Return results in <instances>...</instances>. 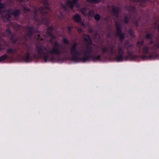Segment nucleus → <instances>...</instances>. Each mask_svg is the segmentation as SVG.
Returning a JSON list of instances; mask_svg holds the SVG:
<instances>
[{"mask_svg": "<svg viewBox=\"0 0 159 159\" xmlns=\"http://www.w3.org/2000/svg\"><path fill=\"white\" fill-rule=\"evenodd\" d=\"M60 45L58 43L55 42L52 50H47V53H44V52L46 50V47L44 46L39 47L38 49V56L37 57L41 58L43 57L46 62L50 61H53L55 58L53 57V54L60 53Z\"/></svg>", "mask_w": 159, "mask_h": 159, "instance_id": "obj_1", "label": "nucleus"}, {"mask_svg": "<svg viewBox=\"0 0 159 159\" xmlns=\"http://www.w3.org/2000/svg\"><path fill=\"white\" fill-rule=\"evenodd\" d=\"M71 53L74 59L77 58L81 54V51L77 43H75L70 48Z\"/></svg>", "mask_w": 159, "mask_h": 159, "instance_id": "obj_2", "label": "nucleus"}, {"mask_svg": "<svg viewBox=\"0 0 159 159\" xmlns=\"http://www.w3.org/2000/svg\"><path fill=\"white\" fill-rule=\"evenodd\" d=\"M50 7L48 6V3L46 2L44 4V7H41L39 8V11L41 13H45L48 12L50 10Z\"/></svg>", "mask_w": 159, "mask_h": 159, "instance_id": "obj_3", "label": "nucleus"}, {"mask_svg": "<svg viewBox=\"0 0 159 159\" xmlns=\"http://www.w3.org/2000/svg\"><path fill=\"white\" fill-rule=\"evenodd\" d=\"M78 0H71L67 1L66 5L72 8L73 7L77 5Z\"/></svg>", "mask_w": 159, "mask_h": 159, "instance_id": "obj_4", "label": "nucleus"}, {"mask_svg": "<svg viewBox=\"0 0 159 159\" xmlns=\"http://www.w3.org/2000/svg\"><path fill=\"white\" fill-rule=\"evenodd\" d=\"M19 12V10H17L16 11V12H14L13 11L11 10H10L9 11H7L6 13L7 14H8V16H6V17H5L4 18H3V19L5 20V18H6L7 19L9 17L11 16L13 14H14L15 16H17Z\"/></svg>", "mask_w": 159, "mask_h": 159, "instance_id": "obj_5", "label": "nucleus"}, {"mask_svg": "<svg viewBox=\"0 0 159 159\" xmlns=\"http://www.w3.org/2000/svg\"><path fill=\"white\" fill-rule=\"evenodd\" d=\"M74 19L77 22H80L81 20L80 16L78 14H76L74 16Z\"/></svg>", "mask_w": 159, "mask_h": 159, "instance_id": "obj_6", "label": "nucleus"}, {"mask_svg": "<svg viewBox=\"0 0 159 159\" xmlns=\"http://www.w3.org/2000/svg\"><path fill=\"white\" fill-rule=\"evenodd\" d=\"M84 38L85 40L89 43H90L91 41L90 37L87 35H85L84 36Z\"/></svg>", "mask_w": 159, "mask_h": 159, "instance_id": "obj_7", "label": "nucleus"}, {"mask_svg": "<svg viewBox=\"0 0 159 159\" xmlns=\"http://www.w3.org/2000/svg\"><path fill=\"white\" fill-rule=\"evenodd\" d=\"M116 26L118 34H120L121 26L120 25L119 23H116Z\"/></svg>", "mask_w": 159, "mask_h": 159, "instance_id": "obj_8", "label": "nucleus"}, {"mask_svg": "<svg viewBox=\"0 0 159 159\" xmlns=\"http://www.w3.org/2000/svg\"><path fill=\"white\" fill-rule=\"evenodd\" d=\"M119 54L120 55V57H117V59L118 61H120L122 58V51H120V50H119Z\"/></svg>", "mask_w": 159, "mask_h": 159, "instance_id": "obj_9", "label": "nucleus"}, {"mask_svg": "<svg viewBox=\"0 0 159 159\" xmlns=\"http://www.w3.org/2000/svg\"><path fill=\"white\" fill-rule=\"evenodd\" d=\"M82 13L84 15H88V11L85 8H83L81 10Z\"/></svg>", "mask_w": 159, "mask_h": 159, "instance_id": "obj_10", "label": "nucleus"}, {"mask_svg": "<svg viewBox=\"0 0 159 159\" xmlns=\"http://www.w3.org/2000/svg\"><path fill=\"white\" fill-rule=\"evenodd\" d=\"M7 55H4L1 57L0 58V62L5 60L7 58Z\"/></svg>", "mask_w": 159, "mask_h": 159, "instance_id": "obj_11", "label": "nucleus"}, {"mask_svg": "<svg viewBox=\"0 0 159 159\" xmlns=\"http://www.w3.org/2000/svg\"><path fill=\"white\" fill-rule=\"evenodd\" d=\"M63 43L64 44H68L69 43L68 41L67 40L66 38H64L63 39Z\"/></svg>", "mask_w": 159, "mask_h": 159, "instance_id": "obj_12", "label": "nucleus"}, {"mask_svg": "<svg viewBox=\"0 0 159 159\" xmlns=\"http://www.w3.org/2000/svg\"><path fill=\"white\" fill-rule=\"evenodd\" d=\"M1 0H0V12L1 11L2 9L5 7V5L4 3H1Z\"/></svg>", "mask_w": 159, "mask_h": 159, "instance_id": "obj_13", "label": "nucleus"}, {"mask_svg": "<svg viewBox=\"0 0 159 159\" xmlns=\"http://www.w3.org/2000/svg\"><path fill=\"white\" fill-rule=\"evenodd\" d=\"M94 18L97 20H99L100 19V15L98 14L94 16Z\"/></svg>", "mask_w": 159, "mask_h": 159, "instance_id": "obj_14", "label": "nucleus"}, {"mask_svg": "<svg viewBox=\"0 0 159 159\" xmlns=\"http://www.w3.org/2000/svg\"><path fill=\"white\" fill-rule=\"evenodd\" d=\"M30 56V53L28 52H27L26 54V56L25 58V61H29V58Z\"/></svg>", "mask_w": 159, "mask_h": 159, "instance_id": "obj_15", "label": "nucleus"}, {"mask_svg": "<svg viewBox=\"0 0 159 159\" xmlns=\"http://www.w3.org/2000/svg\"><path fill=\"white\" fill-rule=\"evenodd\" d=\"M92 3H98L102 1V0H92Z\"/></svg>", "mask_w": 159, "mask_h": 159, "instance_id": "obj_16", "label": "nucleus"}, {"mask_svg": "<svg viewBox=\"0 0 159 159\" xmlns=\"http://www.w3.org/2000/svg\"><path fill=\"white\" fill-rule=\"evenodd\" d=\"M88 57H85L81 59V60L83 62H84L86 61Z\"/></svg>", "mask_w": 159, "mask_h": 159, "instance_id": "obj_17", "label": "nucleus"}, {"mask_svg": "<svg viewBox=\"0 0 159 159\" xmlns=\"http://www.w3.org/2000/svg\"><path fill=\"white\" fill-rule=\"evenodd\" d=\"M100 58V56H98L95 57V60H99Z\"/></svg>", "mask_w": 159, "mask_h": 159, "instance_id": "obj_18", "label": "nucleus"}, {"mask_svg": "<svg viewBox=\"0 0 159 159\" xmlns=\"http://www.w3.org/2000/svg\"><path fill=\"white\" fill-rule=\"evenodd\" d=\"M111 53L112 54V53H113L114 52V50H113L111 48Z\"/></svg>", "mask_w": 159, "mask_h": 159, "instance_id": "obj_19", "label": "nucleus"}, {"mask_svg": "<svg viewBox=\"0 0 159 159\" xmlns=\"http://www.w3.org/2000/svg\"><path fill=\"white\" fill-rule=\"evenodd\" d=\"M151 35L150 34H148L147 36V38L149 39V38H150L151 37Z\"/></svg>", "mask_w": 159, "mask_h": 159, "instance_id": "obj_20", "label": "nucleus"}, {"mask_svg": "<svg viewBox=\"0 0 159 159\" xmlns=\"http://www.w3.org/2000/svg\"><path fill=\"white\" fill-rule=\"evenodd\" d=\"M93 13V11H92L91 12L89 13V15L90 16H92Z\"/></svg>", "mask_w": 159, "mask_h": 159, "instance_id": "obj_21", "label": "nucleus"}, {"mask_svg": "<svg viewBox=\"0 0 159 159\" xmlns=\"http://www.w3.org/2000/svg\"><path fill=\"white\" fill-rule=\"evenodd\" d=\"M78 30V31L80 32H81L82 31V30L80 29H79Z\"/></svg>", "mask_w": 159, "mask_h": 159, "instance_id": "obj_22", "label": "nucleus"}, {"mask_svg": "<svg viewBox=\"0 0 159 159\" xmlns=\"http://www.w3.org/2000/svg\"><path fill=\"white\" fill-rule=\"evenodd\" d=\"M86 0L88 2H92L93 1L92 0Z\"/></svg>", "mask_w": 159, "mask_h": 159, "instance_id": "obj_23", "label": "nucleus"}, {"mask_svg": "<svg viewBox=\"0 0 159 159\" xmlns=\"http://www.w3.org/2000/svg\"><path fill=\"white\" fill-rule=\"evenodd\" d=\"M143 43V41H141V43H140L139 42H138V44H140H140H142Z\"/></svg>", "mask_w": 159, "mask_h": 159, "instance_id": "obj_24", "label": "nucleus"}, {"mask_svg": "<svg viewBox=\"0 0 159 159\" xmlns=\"http://www.w3.org/2000/svg\"><path fill=\"white\" fill-rule=\"evenodd\" d=\"M120 38H121V39H122V38H123V37H122V34L120 35Z\"/></svg>", "mask_w": 159, "mask_h": 159, "instance_id": "obj_25", "label": "nucleus"}, {"mask_svg": "<svg viewBox=\"0 0 159 159\" xmlns=\"http://www.w3.org/2000/svg\"><path fill=\"white\" fill-rule=\"evenodd\" d=\"M156 46L157 48H158L159 47V45H156Z\"/></svg>", "mask_w": 159, "mask_h": 159, "instance_id": "obj_26", "label": "nucleus"}]
</instances>
